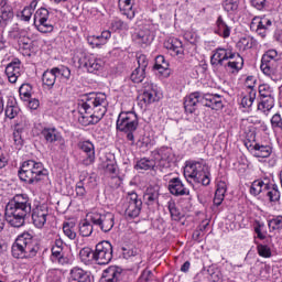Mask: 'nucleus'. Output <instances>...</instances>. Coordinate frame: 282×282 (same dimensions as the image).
Returning a JSON list of instances; mask_svg holds the SVG:
<instances>
[{
    "mask_svg": "<svg viewBox=\"0 0 282 282\" xmlns=\"http://www.w3.org/2000/svg\"><path fill=\"white\" fill-rule=\"evenodd\" d=\"M30 215L34 227L43 228L47 224L50 210L47 209V205H37L32 210V200L28 194H17L6 206V220L13 228L25 226V220Z\"/></svg>",
    "mask_w": 282,
    "mask_h": 282,
    "instance_id": "f257e3e1",
    "label": "nucleus"
},
{
    "mask_svg": "<svg viewBox=\"0 0 282 282\" xmlns=\"http://www.w3.org/2000/svg\"><path fill=\"white\" fill-rule=\"evenodd\" d=\"M108 105L107 95L104 93H90L86 95L79 105V124L83 127L98 124L105 118Z\"/></svg>",
    "mask_w": 282,
    "mask_h": 282,
    "instance_id": "f03ea898",
    "label": "nucleus"
},
{
    "mask_svg": "<svg viewBox=\"0 0 282 282\" xmlns=\"http://www.w3.org/2000/svg\"><path fill=\"white\" fill-rule=\"evenodd\" d=\"M21 182L25 184H39L47 177V169L43 166V163L34 160L24 161L18 172Z\"/></svg>",
    "mask_w": 282,
    "mask_h": 282,
    "instance_id": "7ed1b4c3",
    "label": "nucleus"
},
{
    "mask_svg": "<svg viewBox=\"0 0 282 282\" xmlns=\"http://www.w3.org/2000/svg\"><path fill=\"white\" fill-rule=\"evenodd\" d=\"M212 65H220L226 69L239 72L243 68V57L239 53L231 52L229 48H216L210 58Z\"/></svg>",
    "mask_w": 282,
    "mask_h": 282,
    "instance_id": "20e7f679",
    "label": "nucleus"
},
{
    "mask_svg": "<svg viewBox=\"0 0 282 282\" xmlns=\"http://www.w3.org/2000/svg\"><path fill=\"white\" fill-rule=\"evenodd\" d=\"M39 252V243L30 234L20 235L11 247L14 259H32Z\"/></svg>",
    "mask_w": 282,
    "mask_h": 282,
    "instance_id": "39448f33",
    "label": "nucleus"
},
{
    "mask_svg": "<svg viewBox=\"0 0 282 282\" xmlns=\"http://www.w3.org/2000/svg\"><path fill=\"white\" fill-rule=\"evenodd\" d=\"M184 175L188 180H194L197 184H203V186L210 184V167L204 159L199 161H187Z\"/></svg>",
    "mask_w": 282,
    "mask_h": 282,
    "instance_id": "423d86ee",
    "label": "nucleus"
},
{
    "mask_svg": "<svg viewBox=\"0 0 282 282\" xmlns=\"http://www.w3.org/2000/svg\"><path fill=\"white\" fill-rule=\"evenodd\" d=\"M139 124L138 115L134 111L121 112L117 119V131L126 133L127 140H129L131 144H135V137L133 133L138 131Z\"/></svg>",
    "mask_w": 282,
    "mask_h": 282,
    "instance_id": "0eeeda50",
    "label": "nucleus"
},
{
    "mask_svg": "<svg viewBox=\"0 0 282 282\" xmlns=\"http://www.w3.org/2000/svg\"><path fill=\"white\" fill-rule=\"evenodd\" d=\"M112 259L113 246H111V242L107 240L98 242L93 253V261H96L98 265H107L108 263H111Z\"/></svg>",
    "mask_w": 282,
    "mask_h": 282,
    "instance_id": "6e6552de",
    "label": "nucleus"
},
{
    "mask_svg": "<svg viewBox=\"0 0 282 282\" xmlns=\"http://www.w3.org/2000/svg\"><path fill=\"white\" fill-rule=\"evenodd\" d=\"M124 215L128 219L140 217L142 212V199L138 197V193H128L123 203Z\"/></svg>",
    "mask_w": 282,
    "mask_h": 282,
    "instance_id": "1a4fd4ad",
    "label": "nucleus"
},
{
    "mask_svg": "<svg viewBox=\"0 0 282 282\" xmlns=\"http://www.w3.org/2000/svg\"><path fill=\"white\" fill-rule=\"evenodd\" d=\"M77 58L79 67L87 69L89 74H96V72H100L102 67H105V62L100 58H96L94 54L80 53V56Z\"/></svg>",
    "mask_w": 282,
    "mask_h": 282,
    "instance_id": "9d476101",
    "label": "nucleus"
},
{
    "mask_svg": "<svg viewBox=\"0 0 282 282\" xmlns=\"http://www.w3.org/2000/svg\"><path fill=\"white\" fill-rule=\"evenodd\" d=\"M113 214L106 213H93L90 215V221L94 224V226H98L102 232H109L112 230L115 221Z\"/></svg>",
    "mask_w": 282,
    "mask_h": 282,
    "instance_id": "9b49d317",
    "label": "nucleus"
},
{
    "mask_svg": "<svg viewBox=\"0 0 282 282\" xmlns=\"http://www.w3.org/2000/svg\"><path fill=\"white\" fill-rule=\"evenodd\" d=\"M171 155H173V150L169 147H163L153 152L154 161L162 169H169L171 164Z\"/></svg>",
    "mask_w": 282,
    "mask_h": 282,
    "instance_id": "f8f14e48",
    "label": "nucleus"
},
{
    "mask_svg": "<svg viewBox=\"0 0 282 282\" xmlns=\"http://www.w3.org/2000/svg\"><path fill=\"white\" fill-rule=\"evenodd\" d=\"M253 28H256V32L257 34H259V36H261L262 39H265L268 31L270 30V28H272V20L265 17L263 18L256 17L251 21V29Z\"/></svg>",
    "mask_w": 282,
    "mask_h": 282,
    "instance_id": "ddd939ff",
    "label": "nucleus"
},
{
    "mask_svg": "<svg viewBox=\"0 0 282 282\" xmlns=\"http://www.w3.org/2000/svg\"><path fill=\"white\" fill-rule=\"evenodd\" d=\"M132 41L140 47H149L153 43V35L149 29H139L132 34Z\"/></svg>",
    "mask_w": 282,
    "mask_h": 282,
    "instance_id": "4468645a",
    "label": "nucleus"
},
{
    "mask_svg": "<svg viewBox=\"0 0 282 282\" xmlns=\"http://www.w3.org/2000/svg\"><path fill=\"white\" fill-rule=\"evenodd\" d=\"M78 148L86 154V158L83 160L84 166H91V164L96 162V150L94 149V143L83 141L78 144Z\"/></svg>",
    "mask_w": 282,
    "mask_h": 282,
    "instance_id": "2eb2a0df",
    "label": "nucleus"
},
{
    "mask_svg": "<svg viewBox=\"0 0 282 282\" xmlns=\"http://www.w3.org/2000/svg\"><path fill=\"white\" fill-rule=\"evenodd\" d=\"M200 104L203 107H209V109H214L216 111H219V109H224L221 95L205 94L200 99Z\"/></svg>",
    "mask_w": 282,
    "mask_h": 282,
    "instance_id": "dca6fc26",
    "label": "nucleus"
},
{
    "mask_svg": "<svg viewBox=\"0 0 282 282\" xmlns=\"http://www.w3.org/2000/svg\"><path fill=\"white\" fill-rule=\"evenodd\" d=\"M42 135L46 142H50L51 144L59 142V149L62 151L65 150V139H63V135H61V132H58L56 128H44L42 130Z\"/></svg>",
    "mask_w": 282,
    "mask_h": 282,
    "instance_id": "f3484780",
    "label": "nucleus"
},
{
    "mask_svg": "<svg viewBox=\"0 0 282 282\" xmlns=\"http://www.w3.org/2000/svg\"><path fill=\"white\" fill-rule=\"evenodd\" d=\"M164 47L171 52L172 56H178V58H184V45L178 39H167V41L164 42Z\"/></svg>",
    "mask_w": 282,
    "mask_h": 282,
    "instance_id": "a211bd4d",
    "label": "nucleus"
},
{
    "mask_svg": "<svg viewBox=\"0 0 282 282\" xmlns=\"http://www.w3.org/2000/svg\"><path fill=\"white\" fill-rule=\"evenodd\" d=\"M203 95L199 91L192 93L189 96L185 97L184 109L186 113H195L197 111V105L202 102Z\"/></svg>",
    "mask_w": 282,
    "mask_h": 282,
    "instance_id": "6ab92c4d",
    "label": "nucleus"
},
{
    "mask_svg": "<svg viewBox=\"0 0 282 282\" xmlns=\"http://www.w3.org/2000/svg\"><path fill=\"white\" fill-rule=\"evenodd\" d=\"M6 75L9 83H17V80H19V77L21 76V61L17 59L9 63L6 67Z\"/></svg>",
    "mask_w": 282,
    "mask_h": 282,
    "instance_id": "aec40b11",
    "label": "nucleus"
},
{
    "mask_svg": "<svg viewBox=\"0 0 282 282\" xmlns=\"http://www.w3.org/2000/svg\"><path fill=\"white\" fill-rule=\"evenodd\" d=\"M143 202L147 206H155L160 202V187L149 186L143 194Z\"/></svg>",
    "mask_w": 282,
    "mask_h": 282,
    "instance_id": "412c9836",
    "label": "nucleus"
},
{
    "mask_svg": "<svg viewBox=\"0 0 282 282\" xmlns=\"http://www.w3.org/2000/svg\"><path fill=\"white\" fill-rule=\"evenodd\" d=\"M169 191L172 195L180 197V195H189L191 191L184 187V183L180 177H174L169 182Z\"/></svg>",
    "mask_w": 282,
    "mask_h": 282,
    "instance_id": "4be33fe9",
    "label": "nucleus"
},
{
    "mask_svg": "<svg viewBox=\"0 0 282 282\" xmlns=\"http://www.w3.org/2000/svg\"><path fill=\"white\" fill-rule=\"evenodd\" d=\"M122 279V269L120 267H109L101 276V282H120Z\"/></svg>",
    "mask_w": 282,
    "mask_h": 282,
    "instance_id": "5701e85b",
    "label": "nucleus"
},
{
    "mask_svg": "<svg viewBox=\"0 0 282 282\" xmlns=\"http://www.w3.org/2000/svg\"><path fill=\"white\" fill-rule=\"evenodd\" d=\"M158 98V86L151 83H145L143 86L142 100L145 105H151V102H155Z\"/></svg>",
    "mask_w": 282,
    "mask_h": 282,
    "instance_id": "b1692460",
    "label": "nucleus"
},
{
    "mask_svg": "<svg viewBox=\"0 0 282 282\" xmlns=\"http://www.w3.org/2000/svg\"><path fill=\"white\" fill-rule=\"evenodd\" d=\"M251 153L254 158H270L272 155V147L256 143L250 145Z\"/></svg>",
    "mask_w": 282,
    "mask_h": 282,
    "instance_id": "393cba45",
    "label": "nucleus"
},
{
    "mask_svg": "<svg viewBox=\"0 0 282 282\" xmlns=\"http://www.w3.org/2000/svg\"><path fill=\"white\" fill-rule=\"evenodd\" d=\"M215 34L221 36L223 39H228L230 36V26L224 21V18L219 15L216 20V26L214 29Z\"/></svg>",
    "mask_w": 282,
    "mask_h": 282,
    "instance_id": "a878e982",
    "label": "nucleus"
},
{
    "mask_svg": "<svg viewBox=\"0 0 282 282\" xmlns=\"http://www.w3.org/2000/svg\"><path fill=\"white\" fill-rule=\"evenodd\" d=\"M118 6L121 14L127 17V19H134L135 11L133 10V0H119Z\"/></svg>",
    "mask_w": 282,
    "mask_h": 282,
    "instance_id": "bb28decb",
    "label": "nucleus"
},
{
    "mask_svg": "<svg viewBox=\"0 0 282 282\" xmlns=\"http://www.w3.org/2000/svg\"><path fill=\"white\" fill-rule=\"evenodd\" d=\"M260 68L265 76H274V74H276V69H279V63H276V61H270L262 57Z\"/></svg>",
    "mask_w": 282,
    "mask_h": 282,
    "instance_id": "cd10ccee",
    "label": "nucleus"
},
{
    "mask_svg": "<svg viewBox=\"0 0 282 282\" xmlns=\"http://www.w3.org/2000/svg\"><path fill=\"white\" fill-rule=\"evenodd\" d=\"M264 193L267 194V197L269 198V202L271 204H276V202H280L281 199V192L279 191V185L274 183L268 182V187L264 189Z\"/></svg>",
    "mask_w": 282,
    "mask_h": 282,
    "instance_id": "c85d7f7f",
    "label": "nucleus"
},
{
    "mask_svg": "<svg viewBox=\"0 0 282 282\" xmlns=\"http://www.w3.org/2000/svg\"><path fill=\"white\" fill-rule=\"evenodd\" d=\"M226 191H228V186L226 185V182L224 181L218 182L215 196H214L215 206H221V203L226 197Z\"/></svg>",
    "mask_w": 282,
    "mask_h": 282,
    "instance_id": "c756f323",
    "label": "nucleus"
},
{
    "mask_svg": "<svg viewBox=\"0 0 282 282\" xmlns=\"http://www.w3.org/2000/svg\"><path fill=\"white\" fill-rule=\"evenodd\" d=\"M57 76L58 75H56V70L54 67L51 70H45L42 75L43 85H45L47 89H52V87H54V85L56 84Z\"/></svg>",
    "mask_w": 282,
    "mask_h": 282,
    "instance_id": "7c9ffc66",
    "label": "nucleus"
},
{
    "mask_svg": "<svg viewBox=\"0 0 282 282\" xmlns=\"http://www.w3.org/2000/svg\"><path fill=\"white\" fill-rule=\"evenodd\" d=\"M258 109L259 111H263V113L272 111V109H274V95L271 97L261 98Z\"/></svg>",
    "mask_w": 282,
    "mask_h": 282,
    "instance_id": "2f4dec72",
    "label": "nucleus"
},
{
    "mask_svg": "<svg viewBox=\"0 0 282 282\" xmlns=\"http://www.w3.org/2000/svg\"><path fill=\"white\" fill-rule=\"evenodd\" d=\"M268 180L264 181H254L250 187L251 195H261V193H265L268 188Z\"/></svg>",
    "mask_w": 282,
    "mask_h": 282,
    "instance_id": "473e14b6",
    "label": "nucleus"
},
{
    "mask_svg": "<svg viewBox=\"0 0 282 282\" xmlns=\"http://www.w3.org/2000/svg\"><path fill=\"white\" fill-rule=\"evenodd\" d=\"M167 210L173 221H181L182 218L184 217V215L182 214V212L173 200L167 203Z\"/></svg>",
    "mask_w": 282,
    "mask_h": 282,
    "instance_id": "72a5a7b5",
    "label": "nucleus"
},
{
    "mask_svg": "<svg viewBox=\"0 0 282 282\" xmlns=\"http://www.w3.org/2000/svg\"><path fill=\"white\" fill-rule=\"evenodd\" d=\"M63 232L66 237H68V239H76V223H64Z\"/></svg>",
    "mask_w": 282,
    "mask_h": 282,
    "instance_id": "f704fd0d",
    "label": "nucleus"
},
{
    "mask_svg": "<svg viewBox=\"0 0 282 282\" xmlns=\"http://www.w3.org/2000/svg\"><path fill=\"white\" fill-rule=\"evenodd\" d=\"M237 47L242 50V52H246V50H252V47H254V39L251 36L241 37L237 43Z\"/></svg>",
    "mask_w": 282,
    "mask_h": 282,
    "instance_id": "c9c22d12",
    "label": "nucleus"
},
{
    "mask_svg": "<svg viewBox=\"0 0 282 282\" xmlns=\"http://www.w3.org/2000/svg\"><path fill=\"white\" fill-rule=\"evenodd\" d=\"M4 113L7 118H9L10 120H14V118L19 116V107L14 105V101H8Z\"/></svg>",
    "mask_w": 282,
    "mask_h": 282,
    "instance_id": "e433bc0d",
    "label": "nucleus"
},
{
    "mask_svg": "<svg viewBox=\"0 0 282 282\" xmlns=\"http://www.w3.org/2000/svg\"><path fill=\"white\" fill-rule=\"evenodd\" d=\"M155 161L143 158L139 160L135 164V169L140 171H150V169H154Z\"/></svg>",
    "mask_w": 282,
    "mask_h": 282,
    "instance_id": "4c0bfd02",
    "label": "nucleus"
},
{
    "mask_svg": "<svg viewBox=\"0 0 282 282\" xmlns=\"http://www.w3.org/2000/svg\"><path fill=\"white\" fill-rule=\"evenodd\" d=\"M102 169H105L106 173H109L110 175L118 174V165L115 160L106 159V161L102 162Z\"/></svg>",
    "mask_w": 282,
    "mask_h": 282,
    "instance_id": "58836bf2",
    "label": "nucleus"
},
{
    "mask_svg": "<svg viewBox=\"0 0 282 282\" xmlns=\"http://www.w3.org/2000/svg\"><path fill=\"white\" fill-rule=\"evenodd\" d=\"M91 232H94V226L87 220H84L79 224V235L82 237H91Z\"/></svg>",
    "mask_w": 282,
    "mask_h": 282,
    "instance_id": "ea45409f",
    "label": "nucleus"
},
{
    "mask_svg": "<svg viewBox=\"0 0 282 282\" xmlns=\"http://www.w3.org/2000/svg\"><path fill=\"white\" fill-rule=\"evenodd\" d=\"M257 98V90L254 89H251L249 91V95L248 96H245L242 99H241V105L242 107L247 108V109H250V107H252V104L254 102Z\"/></svg>",
    "mask_w": 282,
    "mask_h": 282,
    "instance_id": "a19ab883",
    "label": "nucleus"
},
{
    "mask_svg": "<svg viewBox=\"0 0 282 282\" xmlns=\"http://www.w3.org/2000/svg\"><path fill=\"white\" fill-rule=\"evenodd\" d=\"M86 273L87 271L83 270L82 268L75 267L69 271V281L80 282L83 275Z\"/></svg>",
    "mask_w": 282,
    "mask_h": 282,
    "instance_id": "79ce46f5",
    "label": "nucleus"
},
{
    "mask_svg": "<svg viewBox=\"0 0 282 282\" xmlns=\"http://www.w3.org/2000/svg\"><path fill=\"white\" fill-rule=\"evenodd\" d=\"M144 78H147V70L138 67L130 75L132 83H142Z\"/></svg>",
    "mask_w": 282,
    "mask_h": 282,
    "instance_id": "37998d69",
    "label": "nucleus"
},
{
    "mask_svg": "<svg viewBox=\"0 0 282 282\" xmlns=\"http://www.w3.org/2000/svg\"><path fill=\"white\" fill-rule=\"evenodd\" d=\"M50 11L45 8L39 9L34 14V25H36V21L41 23L42 21H48Z\"/></svg>",
    "mask_w": 282,
    "mask_h": 282,
    "instance_id": "c03bdc74",
    "label": "nucleus"
},
{
    "mask_svg": "<svg viewBox=\"0 0 282 282\" xmlns=\"http://www.w3.org/2000/svg\"><path fill=\"white\" fill-rule=\"evenodd\" d=\"M87 42L88 44H90L91 47H97L98 50H100V47H102V45H107L106 42H104L102 36L101 35H89L87 37Z\"/></svg>",
    "mask_w": 282,
    "mask_h": 282,
    "instance_id": "a18cd8bd",
    "label": "nucleus"
},
{
    "mask_svg": "<svg viewBox=\"0 0 282 282\" xmlns=\"http://www.w3.org/2000/svg\"><path fill=\"white\" fill-rule=\"evenodd\" d=\"M138 282H158V278L153 274V271L145 269L142 271L138 279Z\"/></svg>",
    "mask_w": 282,
    "mask_h": 282,
    "instance_id": "49530a36",
    "label": "nucleus"
},
{
    "mask_svg": "<svg viewBox=\"0 0 282 282\" xmlns=\"http://www.w3.org/2000/svg\"><path fill=\"white\" fill-rule=\"evenodd\" d=\"M79 259L83 261V263H89V260H94V250L91 248L86 247L83 248L79 251Z\"/></svg>",
    "mask_w": 282,
    "mask_h": 282,
    "instance_id": "de8ad7c7",
    "label": "nucleus"
},
{
    "mask_svg": "<svg viewBox=\"0 0 282 282\" xmlns=\"http://www.w3.org/2000/svg\"><path fill=\"white\" fill-rule=\"evenodd\" d=\"M19 94H20L22 100H30V98L32 97V85L22 84L19 89Z\"/></svg>",
    "mask_w": 282,
    "mask_h": 282,
    "instance_id": "09e8293b",
    "label": "nucleus"
},
{
    "mask_svg": "<svg viewBox=\"0 0 282 282\" xmlns=\"http://www.w3.org/2000/svg\"><path fill=\"white\" fill-rule=\"evenodd\" d=\"M223 8L226 12H237L239 10V0H224Z\"/></svg>",
    "mask_w": 282,
    "mask_h": 282,
    "instance_id": "8fccbe9b",
    "label": "nucleus"
},
{
    "mask_svg": "<svg viewBox=\"0 0 282 282\" xmlns=\"http://www.w3.org/2000/svg\"><path fill=\"white\" fill-rule=\"evenodd\" d=\"M260 98H269L274 96V90L268 84H262L258 88Z\"/></svg>",
    "mask_w": 282,
    "mask_h": 282,
    "instance_id": "3c124183",
    "label": "nucleus"
},
{
    "mask_svg": "<svg viewBox=\"0 0 282 282\" xmlns=\"http://www.w3.org/2000/svg\"><path fill=\"white\" fill-rule=\"evenodd\" d=\"M36 30H39L42 34H50V32H54V25L48 23L47 21L35 23Z\"/></svg>",
    "mask_w": 282,
    "mask_h": 282,
    "instance_id": "603ef678",
    "label": "nucleus"
},
{
    "mask_svg": "<svg viewBox=\"0 0 282 282\" xmlns=\"http://www.w3.org/2000/svg\"><path fill=\"white\" fill-rule=\"evenodd\" d=\"M259 257L263 259H270L272 257V249L268 247V245H258L257 246Z\"/></svg>",
    "mask_w": 282,
    "mask_h": 282,
    "instance_id": "864d4df0",
    "label": "nucleus"
},
{
    "mask_svg": "<svg viewBox=\"0 0 282 282\" xmlns=\"http://www.w3.org/2000/svg\"><path fill=\"white\" fill-rule=\"evenodd\" d=\"M262 58H265L267 61H275V63L279 64L281 61V55L279 52H276V50H269L262 55Z\"/></svg>",
    "mask_w": 282,
    "mask_h": 282,
    "instance_id": "5fc2aeb1",
    "label": "nucleus"
},
{
    "mask_svg": "<svg viewBox=\"0 0 282 282\" xmlns=\"http://www.w3.org/2000/svg\"><path fill=\"white\" fill-rule=\"evenodd\" d=\"M54 68H55V74L57 76H61L66 80H69V78L72 77V70L69 69V67L62 66V67H54Z\"/></svg>",
    "mask_w": 282,
    "mask_h": 282,
    "instance_id": "6e6d98bb",
    "label": "nucleus"
},
{
    "mask_svg": "<svg viewBox=\"0 0 282 282\" xmlns=\"http://www.w3.org/2000/svg\"><path fill=\"white\" fill-rule=\"evenodd\" d=\"M154 72H158L163 78H169L171 76L170 64H164L163 66H153Z\"/></svg>",
    "mask_w": 282,
    "mask_h": 282,
    "instance_id": "4d7b16f0",
    "label": "nucleus"
},
{
    "mask_svg": "<svg viewBox=\"0 0 282 282\" xmlns=\"http://www.w3.org/2000/svg\"><path fill=\"white\" fill-rule=\"evenodd\" d=\"M75 193L77 197H80V199H85L87 195V189H85V181L82 180L76 184Z\"/></svg>",
    "mask_w": 282,
    "mask_h": 282,
    "instance_id": "13d9d810",
    "label": "nucleus"
},
{
    "mask_svg": "<svg viewBox=\"0 0 282 282\" xmlns=\"http://www.w3.org/2000/svg\"><path fill=\"white\" fill-rule=\"evenodd\" d=\"M110 28L117 32V30H129V24L122 20L117 19L111 22Z\"/></svg>",
    "mask_w": 282,
    "mask_h": 282,
    "instance_id": "bf43d9fd",
    "label": "nucleus"
},
{
    "mask_svg": "<svg viewBox=\"0 0 282 282\" xmlns=\"http://www.w3.org/2000/svg\"><path fill=\"white\" fill-rule=\"evenodd\" d=\"M0 19L2 21H10L11 19H14V13L12 12V9L6 6L1 8Z\"/></svg>",
    "mask_w": 282,
    "mask_h": 282,
    "instance_id": "052dcab7",
    "label": "nucleus"
},
{
    "mask_svg": "<svg viewBox=\"0 0 282 282\" xmlns=\"http://www.w3.org/2000/svg\"><path fill=\"white\" fill-rule=\"evenodd\" d=\"M137 61L139 65L137 68L143 69V72H147V67H149V58L147 57V55L140 54L139 56H137Z\"/></svg>",
    "mask_w": 282,
    "mask_h": 282,
    "instance_id": "680f3d73",
    "label": "nucleus"
},
{
    "mask_svg": "<svg viewBox=\"0 0 282 282\" xmlns=\"http://www.w3.org/2000/svg\"><path fill=\"white\" fill-rule=\"evenodd\" d=\"M269 228L271 230H281L282 229V216H278L269 220Z\"/></svg>",
    "mask_w": 282,
    "mask_h": 282,
    "instance_id": "e2e57ef3",
    "label": "nucleus"
},
{
    "mask_svg": "<svg viewBox=\"0 0 282 282\" xmlns=\"http://www.w3.org/2000/svg\"><path fill=\"white\" fill-rule=\"evenodd\" d=\"M271 127L272 129H280V131H282V117L280 113H275L272 116Z\"/></svg>",
    "mask_w": 282,
    "mask_h": 282,
    "instance_id": "0e129e2a",
    "label": "nucleus"
},
{
    "mask_svg": "<svg viewBox=\"0 0 282 282\" xmlns=\"http://www.w3.org/2000/svg\"><path fill=\"white\" fill-rule=\"evenodd\" d=\"M48 282H63V273H61L58 270L50 271Z\"/></svg>",
    "mask_w": 282,
    "mask_h": 282,
    "instance_id": "69168bd1",
    "label": "nucleus"
},
{
    "mask_svg": "<svg viewBox=\"0 0 282 282\" xmlns=\"http://www.w3.org/2000/svg\"><path fill=\"white\" fill-rule=\"evenodd\" d=\"M32 14H34V11H31L28 7H24L21 15L22 21H30L32 19Z\"/></svg>",
    "mask_w": 282,
    "mask_h": 282,
    "instance_id": "338daca9",
    "label": "nucleus"
},
{
    "mask_svg": "<svg viewBox=\"0 0 282 282\" xmlns=\"http://www.w3.org/2000/svg\"><path fill=\"white\" fill-rule=\"evenodd\" d=\"M164 65H169V62H166L164 55H158L153 67H164Z\"/></svg>",
    "mask_w": 282,
    "mask_h": 282,
    "instance_id": "774afa93",
    "label": "nucleus"
}]
</instances>
